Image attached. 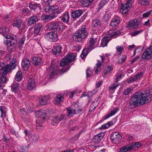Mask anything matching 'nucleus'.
I'll use <instances>...</instances> for the list:
<instances>
[{
	"mask_svg": "<svg viewBox=\"0 0 152 152\" xmlns=\"http://www.w3.org/2000/svg\"><path fill=\"white\" fill-rule=\"evenodd\" d=\"M152 94H150L149 91H146L144 93L140 91L136 93L130 101L129 106L133 108L137 106L138 104H142L149 102Z\"/></svg>",
	"mask_w": 152,
	"mask_h": 152,
	"instance_id": "nucleus-1",
	"label": "nucleus"
},
{
	"mask_svg": "<svg viewBox=\"0 0 152 152\" xmlns=\"http://www.w3.org/2000/svg\"><path fill=\"white\" fill-rule=\"evenodd\" d=\"M88 33L87 31L85 26H81L78 32L73 35V39L75 41L80 42L82 39L86 38L88 35Z\"/></svg>",
	"mask_w": 152,
	"mask_h": 152,
	"instance_id": "nucleus-2",
	"label": "nucleus"
},
{
	"mask_svg": "<svg viewBox=\"0 0 152 152\" xmlns=\"http://www.w3.org/2000/svg\"><path fill=\"white\" fill-rule=\"evenodd\" d=\"M61 23L59 21H53L48 23L47 25L49 31H61Z\"/></svg>",
	"mask_w": 152,
	"mask_h": 152,
	"instance_id": "nucleus-3",
	"label": "nucleus"
},
{
	"mask_svg": "<svg viewBox=\"0 0 152 152\" xmlns=\"http://www.w3.org/2000/svg\"><path fill=\"white\" fill-rule=\"evenodd\" d=\"M75 59V55L74 54L72 53L69 54H67L61 61L60 65L61 66H63L68 65Z\"/></svg>",
	"mask_w": 152,
	"mask_h": 152,
	"instance_id": "nucleus-4",
	"label": "nucleus"
},
{
	"mask_svg": "<svg viewBox=\"0 0 152 152\" xmlns=\"http://www.w3.org/2000/svg\"><path fill=\"white\" fill-rule=\"evenodd\" d=\"M133 3V0H127L126 4L121 5L120 11L123 14L126 15L128 14L131 8L132 4Z\"/></svg>",
	"mask_w": 152,
	"mask_h": 152,
	"instance_id": "nucleus-5",
	"label": "nucleus"
},
{
	"mask_svg": "<svg viewBox=\"0 0 152 152\" xmlns=\"http://www.w3.org/2000/svg\"><path fill=\"white\" fill-rule=\"evenodd\" d=\"M122 136L121 134L117 132L111 134L110 139L113 143L115 144L118 143L121 141Z\"/></svg>",
	"mask_w": 152,
	"mask_h": 152,
	"instance_id": "nucleus-6",
	"label": "nucleus"
},
{
	"mask_svg": "<svg viewBox=\"0 0 152 152\" xmlns=\"http://www.w3.org/2000/svg\"><path fill=\"white\" fill-rule=\"evenodd\" d=\"M0 69L2 74L5 75L13 69L11 68L10 64H7L4 66V64L0 63Z\"/></svg>",
	"mask_w": 152,
	"mask_h": 152,
	"instance_id": "nucleus-7",
	"label": "nucleus"
},
{
	"mask_svg": "<svg viewBox=\"0 0 152 152\" xmlns=\"http://www.w3.org/2000/svg\"><path fill=\"white\" fill-rule=\"evenodd\" d=\"M142 59L148 60L152 58V45L147 48L142 56Z\"/></svg>",
	"mask_w": 152,
	"mask_h": 152,
	"instance_id": "nucleus-8",
	"label": "nucleus"
},
{
	"mask_svg": "<svg viewBox=\"0 0 152 152\" xmlns=\"http://www.w3.org/2000/svg\"><path fill=\"white\" fill-rule=\"evenodd\" d=\"M64 44L62 43L57 44L53 49L52 50L55 56H57L61 53V50Z\"/></svg>",
	"mask_w": 152,
	"mask_h": 152,
	"instance_id": "nucleus-9",
	"label": "nucleus"
},
{
	"mask_svg": "<svg viewBox=\"0 0 152 152\" xmlns=\"http://www.w3.org/2000/svg\"><path fill=\"white\" fill-rule=\"evenodd\" d=\"M57 33H55L54 31H50L47 33L45 35V37L49 38L52 42H54L58 40Z\"/></svg>",
	"mask_w": 152,
	"mask_h": 152,
	"instance_id": "nucleus-10",
	"label": "nucleus"
},
{
	"mask_svg": "<svg viewBox=\"0 0 152 152\" xmlns=\"http://www.w3.org/2000/svg\"><path fill=\"white\" fill-rule=\"evenodd\" d=\"M31 65L29 60L26 58H24L22 60L21 65L23 69L24 70H27Z\"/></svg>",
	"mask_w": 152,
	"mask_h": 152,
	"instance_id": "nucleus-11",
	"label": "nucleus"
},
{
	"mask_svg": "<svg viewBox=\"0 0 152 152\" xmlns=\"http://www.w3.org/2000/svg\"><path fill=\"white\" fill-rule=\"evenodd\" d=\"M49 97L48 96H40L39 97V102L42 105H45L49 102Z\"/></svg>",
	"mask_w": 152,
	"mask_h": 152,
	"instance_id": "nucleus-12",
	"label": "nucleus"
},
{
	"mask_svg": "<svg viewBox=\"0 0 152 152\" xmlns=\"http://www.w3.org/2000/svg\"><path fill=\"white\" fill-rule=\"evenodd\" d=\"M83 13V11L80 9L74 10L72 12V17L74 20H75L78 18Z\"/></svg>",
	"mask_w": 152,
	"mask_h": 152,
	"instance_id": "nucleus-13",
	"label": "nucleus"
},
{
	"mask_svg": "<svg viewBox=\"0 0 152 152\" xmlns=\"http://www.w3.org/2000/svg\"><path fill=\"white\" fill-rule=\"evenodd\" d=\"M36 82L34 79L31 78L28 80L27 88L29 90H32L35 87Z\"/></svg>",
	"mask_w": 152,
	"mask_h": 152,
	"instance_id": "nucleus-14",
	"label": "nucleus"
},
{
	"mask_svg": "<svg viewBox=\"0 0 152 152\" xmlns=\"http://www.w3.org/2000/svg\"><path fill=\"white\" fill-rule=\"evenodd\" d=\"M139 24V21L137 19H135L132 21H130L129 23L127 24V27L130 28L134 29L137 27Z\"/></svg>",
	"mask_w": 152,
	"mask_h": 152,
	"instance_id": "nucleus-15",
	"label": "nucleus"
},
{
	"mask_svg": "<svg viewBox=\"0 0 152 152\" xmlns=\"http://www.w3.org/2000/svg\"><path fill=\"white\" fill-rule=\"evenodd\" d=\"M39 21L38 17L36 15H33L31 16L29 18L27 23L29 26L35 24Z\"/></svg>",
	"mask_w": 152,
	"mask_h": 152,
	"instance_id": "nucleus-16",
	"label": "nucleus"
},
{
	"mask_svg": "<svg viewBox=\"0 0 152 152\" xmlns=\"http://www.w3.org/2000/svg\"><path fill=\"white\" fill-rule=\"evenodd\" d=\"M111 39V38L110 37V34H107L106 36H104L102 40L101 44V46L103 47L106 46L109 42Z\"/></svg>",
	"mask_w": 152,
	"mask_h": 152,
	"instance_id": "nucleus-17",
	"label": "nucleus"
},
{
	"mask_svg": "<svg viewBox=\"0 0 152 152\" xmlns=\"http://www.w3.org/2000/svg\"><path fill=\"white\" fill-rule=\"evenodd\" d=\"M29 7L31 10H33L34 11H36V10H41V5L39 4L30 3Z\"/></svg>",
	"mask_w": 152,
	"mask_h": 152,
	"instance_id": "nucleus-18",
	"label": "nucleus"
},
{
	"mask_svg": "<svg viewBox=\"0 0 152 152\" xmlns=\"http://www.w3.org/2000/svg\"><path fill=\"white\" fill-rule=\"evenodd\" d=\"M36 114L37 117L40 118L43 120H45L47 116V113L46 112L42 110L37 111Z\"/></svg>",
	"mask_w": 152,
	"mask_h": 152,
	"instance_id": "nucleus-19",
	"label": "nucleus"
},
{
	"mask_svg": "<svg viewBox=\"0 0 152 152\" xmlns=\"http://www.w3.org/2000/svg\"><path fill=\"white\" fill-rule=\"evenodd\" d=\"M104 134L102 133H100L94 136L92 140L94 142L96 143L99 142L102 139Z\"/></svg>",
	"mask_w": 152,
	"mask_h": 152,
	"instance_id": "nucleus-20",
	"label": "nucleus"
},
{
	"mask_svg": "<svg viewBox=\"0 0 152 152\" xmlns=\"http://www.w3.org/2000/svg\"><path fill=\"white\" fill-rule=\"evenodd\" d=\"M41 58L39 57L36 56L33 57L32 62L33 64L35 66H38L41 64Z\"/></svg>",
	"mask_w": 152,
	"mask_h": 152,
	"instance_id": "nucleus-21",
	"label": "nucleus"
},
{
	"mask_svg": "<svg viewBox=\"0 0 152 152\" xmlns=\"http://www.w3.org/2000/svg\"><path fill=\"white\" fill-rule=\"evenodd\" d=\"M60 18L64 22L68 24L69 22V16L68 12L64 14Z\"/></svg>",
	"mask_w": 152,
	"mask_h": 152,
	"instance_id": "nucleus-22",
	"label": "nucleus"
},
{
	"mask_svg": "<svg viewBox=\"0 0 152 152\" xmlns=\"http://www.w3.org/2000/svg\"><path fill=\"white\" fill-rule=\"evenodd\" d=\"M66 113L67 115H66L67 117H72L73 115L76 114V112H75V110L74 109H73L71 107H67L66 108Z\"/></svg>",
	"mask_w": 152,
	"mask_h": 152,
	"instance_id": "nucleus-23",
	"label": "nucleus"
},
{
	"mask_svg": "<svg viewBox=\"0 0 152 152\" xmlns=\"http://www.w3.org/2000/svg\"><path fill=\"white\" fill-rule=\"evenodd\" d=\"M92 25L93 27L98 29L101 26V21L98 19L93 20L92 22Z\"/></svg>",
	"mask_w": 152,
	"mask_h": 152,
	"instance_id": "nucleus-24",
	"label": "nucleus"
},
{
	"mask_svg": "<svg viewBox=\"0 0 152 152\" xmlns=\"http://www.w3.org/2000/svg\"><path fill=\"white\" fill-rule=\"evenodd\" d=\"M120 23V19L118 17H116L114 18L111 22L110 25L114 27L118 25Z\"/></svg>",
	"mask_w": 152,
	"mask_h": 152,
	"instance_id": "nucleus-25",
	"label": "nucleus"
},
{
	"mask_svg": "<svg viewBox=\"0 0 152 152\" xmlns=\"http://www.w3.org/2000/svg\"><path fill=\"white\" fill-rule=\"evenodd\" d=\"M23 23V21L20 20H17L13 22L12 25L13 27L20 29Z\"/></svg>",
	"mask_w": 152,
	"mask_h": 152,
	"instance_id": "nucleus-26",
	"label": "nucleus"
},
{
	"mask_svg": "<svg viewBox=\"0 0 152 152\" xmlns=\"http://www.w3.org/2000/svg\"><path fill=\"white\" fill-rule=\"evenodd\" d=\"M94 0H81L80 1L84 7H87L91 4Z\"/></svg>",
	"mask_w": 152,
	"mask_h": 152,
	"instance_id": "nucleus-27",
	"label": "nucleus"
},
{
	"mask_svg": "<svg viewBox=\"0 0 152 152\" xmlns=\"http://www.w3.org/2000/svg\"><path fill=\"white\" fill-rule=\"evenodd\" d=\"M118 108L115 107L114 109L111 110L108 114L105 116V118L104 119H106L110 117L115 115L116 112L118 111Z\"/></svg>",
	"mask_w": 152,
	"mask_h": 152,
	"instance_id": "nucleus-28",
	"label": "nucleus"
},
{
	"mask_svg": "<svg viewBox=\"0 0 152 152\" xmlns=\"http://www.w3.org/2000/svg\"><path fill=\"white\" fill-rule=\"evenodd\" d=\"M102 63L100 61L98 60H97V63L96 64L95 66H94L95 69H96L95 71V73L96 74H97L99 72H100L102 69L101 68V66Z\"/></svg>",
	"mask_w": 152,
	"mask_h": 152,
	"instance_id": "nucleus-29",
	"label": "nucleus"
},
{
	"mask_svg": "<svg viewBox=\"0 0 152 152\" xmlns=\"http://www.w3.org/2000/svg\"><path fill=\"white\" fill-rule=\"evenodd\" d=\"M64 100V97L61 95H57L54 100V102L55 104L60 103Z\"/></svg>",
	"mask_w": 152,
	"mask_h": 152,
	"instance_id": "nucleus-30",
	"label": "nucleus"
},
{
	"mask_svg": "<svg viewBox=\"0 0 152 152\" xmlns=\"http://www.w3.org/2000/svg\"><path fill=\"white\" fill-rule=\"evenodd\" d=\"M43 26V25L41 23H38L34 27V33L36 34H38Z\"/></svg>",
	"mask_w": 152,
	"mask_h": 152,
	"instance_id": "nucleus-31",
	"label": "nucleus"
},
{
	"mask_svg": "<svg viewBox=\"0 0 152 152\" xmlns=\"http://www.w3.org/2000/svg\"><path fill=\"white\" fill-rule=\"evenodd\" d=\"M16 41L15 39L7 40L6 41V44L8 48L11 49V48L14 47Z\"/></svg>",
	"mask_w": 152,
	"mask_h": 152,
	"instance_id": "nucleus-32",
	"label": "nucleus"
},
{
	"mask_svg": "<svg viewBox=\"0 0 152 152\" xmlns=\"http://www.w3.org/2000/svg\"><path fill=\"white\" fill-rule=\"evenodd\" d=\"M0 111L1 113V118H5L7 111V108L4 106H1L0 107Z\"/></svg>",
	"mask_w": 152,
	"mask_h": 152,
	"instance_id": "nucleus-33",
	"label": "nucleus"
},
{
	"mask_svg": "<svg viewBox=\"0 0 152 152\" xmlns=\"http://www.w3.org/2000/svg\"><path fill=\"white\" fill-rule=\"evenodd\" d=\"M141 143L140 142H134L132 144L130 145L132 150H135L136 148H138L141 146Z\"/></svg>",
	"mask_w": 152,
	"mask_h": 152,
	"instance_id": "nucleus-34",
	"label": "nucleus"
},
{
	"mask_svg": "<svg viewBox=\"0 0 152 152\" xmlns=\"http://www.w3.org/2000/svg\"><path fill=\"white\" fill-rule=\"evenodd\" d=\"M132 150L130 145H129L126 146H123L120 148L119 152H128V151Z\"/></svg>",
	"mask_w": 152,
	"mask_h": 152,
	"instance_id": "nucleus-35",
	"label": "nucleus"
},
{
	"mask_svg": "<svg viewBox=\"0 0 152 152\" xmlns=\"http://www.w3.org/2000/svg\"><path fill=\"white\" fill-rule=\"evenodd\" d=\"M110 0H103L101 1L98 4V11H99Z\"/></svg>",
	"mask_w": 152,
	"mask_h": 152,
	"instance_id": "nucleus-36",
	"label": "nucleus"
},
{
	"mask_svg": "<svg viewBox=\"0 0 152 152\" xmlns=\"http://www.w3.org/2000/svg\"><path fill=\"white\" fill-rule=\"evenodd\" d=\"M12 91L15 93L19 89V85L17 83L13 84L11 86Z\"/></svg>",
	"mask_w": 152,
	"mask_h": 152,
	"instance_id": "nucleus-37",
	"label": "nucleus"
},
{
	"mask_svg": "<svg viewBox=\"0 0 152 152\" xmlns=\"http://www.w3.org/2000/svg\"><path fill=\"white\" fill-rule=\"evenodd\" d=\"M58 117L57 116L52 117L51 118L52 123L54 126L56 125L60 122Z\"/></svg>",
	"mask_w": 152,
	"mask_h": 152,
	"instance_id": "nucleus-38",
	"label": "nucleus"
},
{
	"mask_svg": "<svg viewBox=\"0 0 152 152\" xmlns=\"http://www.w3.org/2000/svg\"><path fill=\"white\" fill-rule=\"evenodd\" d=\"M22 72L20 71H18L16 75L15 80L17 81L21 80L22 79Z\"/></svg>",
	"mask_w": 152,
	"mask_h": 152,
	"instance_id": "nucleus-39",
	"label": "nucleus"
},
{
	"mask_svg": "<svg viewBox=\"0 0 152 152\" xmlns=\"http://www.w3.org/2000/svg\"><path fill=\"white\" fill-rule=\"evenodd\" d=\"M16 60L15 58H12L11 61V63L9 64L13 69H15L16 65Z\"/></svg>",
	"mask_w": 152,
	"mask_h": 152,
	"instance_id": "nucleus-40",
	"label": "nucleus"
},
{
	"mask_svg": "<svg viewBox=\"0 0 152 152\" xmlns=\"http://www.w3.org/2000/svg\"><path fill=\"white\" fill-rule=\"evenodd\" d=\"M18 149L20 152H24L27 151V148L26 146H19L18 147Z\"/></svg>",
	"mask_w": 152,
	"mask_h": 152,
	"instance_id": "nucleus-41",
	"label": "nucleus"
},
{
	"mask_svg": "<svg viewBox=\"0 0 152 152\" xmlns=\"http://www.w3.org/2000/svg\"><path fill=\"white\" fill-rule=\"evenodd\" d=\"M26 38L25 37L22 38L19 41V47L20 50H21V48L22 47L23 45L24 44V41L25 40Z\"/></svg>",
	"mask_w": 152,
	"mask_h": 152,
	"instance_id": "nucleus-42",
	"label": "nucleus"
},
{
	"mask_svg": "<svg viewBox=\"0 0 152 152\" xmlns=\"http://www.w3.org/2000/svg\"><path fill=\"white\" fill-rule=\"evenodd\" d=\"M31 136L30 138L32 140H33V141L35 142L38 140L39 138V135H35L34 134H31L30 135Z\"/></svg>",
	"mask_w": 152,
	"mask_h": 152,
	"instance_id": "nucleus-43",
	"label": "nucleus"
},
{
	"mask_svg": "<svg viewBox=\"0 0 152 152\" xmlns=\"http://www.w3.org/2000/svg\"><path fill=\"white\" fill-rule=\"evenodd\" d=\"M7 81V79L5 76L1 77H0V86L1 85V83H5Z\"/></svg>",
	"mask_w": 152,
	"mask_h": 152,
	"instance_id": "nucleus-44",
	"label": "nucleus"
},
{
	"mask_svg": "<svg viewBox=\"0 0 152 152\" xmlns=\"http://www.w3.org/2000/svg\"><path fill=\"white\" fill-rule=\"evenodd\" d=\"M132 88H128L123 91V94L125 95H128L132 91Z\"/></svg>",
	"mask_w": 152,
	"mask_h": 152,
	"instance_id": "nucleus-45",
	"label": "nucleus"
},
{
	"mask_svg": "<svg viewBox=\"0 0 152 152\" xmlns=\"http://www.w3.org/2000/svg\"><path fill=\"white\" fill-rule=\"evenodd\" d=\"M149 0H139L138 3L142 5H146L148 3Z\"/></svg>",
	"mask_w": 152,
	"mask_h": 152,
	"instance_id": "nucleus-46",
	"label": "nucleus"
},
{
	"mask_svg": "<svg viewBox=\"0 0 152 152\" xmlns=\"http://www.w3.org/2000/svg\"><path fill=\"white\" fill-rule=\"evenodd\" d=\"M110 18L111 17L110 15L107 13L104 14L103 18L104 21H106L109 20L110 19Z\"/></svg>",
	"mask_w": 152,
	"mask_h": 152,
	"instance_id": "nucleus-47",
	"label": "nucleus"
},
{
	"mask_svg": "<svg viewBox=\"0 0 152 152\" xmlns=\"http://www.w3.org/2000/svg\"><path fill=\"white\" fill-rule=\"evenodd\" d=\"M93 74L92 71L91 70L90 68L87 69L86 71V77H90Z\"/></svg>",
	"mask_w": 152,
	"mask_h": 152,
	"instance_id": "nucleus-48",
	"label": "nucleus"
},
{
	"mask_svg": "<svg viewBox=\"0 0 152 152\" xmlns=\"http://www.w3.org/2000/svg\"><path fill=\"white\" fill-rule=\"evenodd\" d=\"M119 84L118 83H115V82L111 86H110L109 88V89L111 90H115L116 88L117 87Z\"/></svg>",
	"mask_w": 152,
	"mask_h": 152,
	"instance_id": "nucleus-49",
	"label": "nucleus"
},
{
	"mask_svg": "<svg viewBox=\"0 0 152 152\" xmlns=\"http://www.w3.org/2000/svg\"><path fill=\"white\" fill-rule=\"evenodd\" d=\"M143 75V73L142 72H141L140 73H138L134 77L136 81L139 79Z\"/></svg>",
	"mask_w": 152,
	"mask_h": 152,
	"instance_id": "nucleus-50",
	"label": "nucleus"
},
{
	"mask_svg": "<svg viewBox=\"0 0 152 152\" xmlns=\"http://www.w3.org/2000/svg\"><path fill=\"white\" fill-rule=\"evenodd\" d=\"M143 31L142 30H141L134 31L133 32L131 33V35L132 36H135L140 34L141 32Z\"/></svg>",
	"mask_w": 152,
	"mask_h": 152,
	"instance_id": "nucleus-51",
	"label": "nucleus"
},
{
	"mask_svg": "<svg viewBox=\"0 0 152 152\" xmlns=\"http://www.w3.org/2000/svg\"><path fill=\"white\" fill-rule=\"evenodd\" d=\"M116 49L117 52V53H119V54H121V52L124 50V48L122 46H117L116 47Z\"/></svg>",
	"mask_w": 152,
	"mask_h": 152,
	"instance_id": "nucleus-52",
	"label": "nucleus"
},
{
	"mask_svg": "<svg viewBox=\"0 0 152 152\" xmlns=\"http://www.w3.org/2000/svg\"><path fill=\"white\" fill-rule=\"evenodd\" d=\"M62 11V10L61 8H59L57 6L56 7V8L55 10L53 12L54 14H58L60 13Z\"/></svg>",
	"mask_w": 152,
	"mask_h": 152,
	"instance_id": "nucleus-53",
	"label": "nucleus"
},
{
	"mask_svg": "<svg viewBox=\"0 0 152 152\" xmlns=\"http://www.w3.org/2000/svg\"><path fill=\"white\" fill-rule=\"evenodd\" d=\"M120 31H115V32H114L112 34H110V38L111 39L112 38H113V37L117 35L118 34H120Z\"/></svg>",
	"mask_w": 152,
	"mask_h": 152,
	"instance_id": "nucleus-54",
	"label": "nucleus"
},
{
	"mask_svg": "<svg viewBox=\"0 0 152 152\" xmlns=\"http://www.w3.org/2000/svg\"><path fill=\"white\" fill-rule=\"evenodd\" d=\"M69 69V67L67 66L66 68L64 67L62 69L60 72V73L61 74H62L68 70Z\"/></svg>",
	"mask_w": 152,
	"mask_h": 152,
	"instance_id": "nucleus-55",
	"label": "nucleus"
},
{
	"mask_svg": "<svg viewBox=\"0 0 152 152\" xmlns=\"http://www.w3.org/2000/svg\"><path fill=\"white\" fill-rule=\"evenodd\" d=\"M66 115L64 114H61V115L58 116V119L60 120V121L66 119Z\"/></svg>",
	"mask_w": 152,
	"mask_h": 152,
	"instance_id": "nucleus-56",
	"label": "nucleus"
},
{
	"mask_svg": "<svg viewBox=\"0 0 152 152\" xmlns=\"http://www.w3.org/2000/svg\"><path fill=\"white\" fill-rule=\"evenodd\" d=\"M41 19L43 20L47 21H49L48 15H42L41 16Z\"/></svg>",
	"mask_w": 152,
	"mask_h": 152,
	"instance_id": "nucleus-57",
	"label": "nucleus"
},
{
	"mask_svg": "<svg viewBox=\"0 0 152 152\" xmlns=\"http://www.w3.org/2000/svg\"><path fill=\"white\" fill-rule=\"evenodd\" d=\"M87 53V51L86 50L84 49L83 51L82 52L80 56V57L82 58L83 59L85 56L86 55Z\"/></svg>",
	"mask_w": 152,
	"mask_h": 152,
	"instance_id": "nucleus-58",
	"label": "nucleus"
},
{
	"mask_svg": "<svg viewBox=\"0 0 152 152\" xmlns=\"http://www.w3.org/2000/svg\"><path fill=\"white\" fill-rule=\"evenodd\" d=\"M136 81L134 77H132L127 79V83H131L133 81Z\"/></svg>",
	"mask_w": 152,
	"mask_h": 152,
	"instance_id": "nucleus-59",
	"label": "nucleus"
},
{
	"mask_svg": "<svg viewBox=\"0 0 152 152\" xmlns=\"http://www.w3.org/2000/svg\"><path fill=\"white\" fill-rule=\"evenodd\" d=\"M126 58V56L125 55H123L121 59H120L119 60V63H122L124 62Z\"/></svg>",
	"mask_w": 152,
	"mask_h": 152,
	"instance_id": "nucleus-60",
	"label": "nucleus"
},
{
	"mask_svg": "<svg viewBox=\"0 0 152 152\" xmlns=\"http://www.w3.org/2000/svg\"><path fill=\"white\" fill-rule=\"evenodd\" d=\"M36 129L37 131L38 132H41L43 129V125H40V126H36Z\"/></svg>",
	"mask_w": 152,
	"mask_h": 152,
	"instance_id": "nucleus-61",
	"label": "nucleus"
},
{
	"mask_svg": "<svg viewBox=\"0 0 152 152\" xmlns=\"http://www.w3.org/2000/svg\"><path fill=\"white\" fill-rule=\"evenodd\" d=\"M2 29L3 33H7L9 31V28L5 26L3 27Z\"/></svg>",
	"mask_w": 152,
	"mask_h": 152,
	"instance_id": "nucleus-62",
	"label": "nucleus"
},
{
	"mask_svg": "<svg viewBox=\"0 0 152 152\" xmlns=\"http://www.w3.org/2000/svg\"><path fill=\"white\" fill-rule=\"evenodd\" d=\"M96 42L95 39L93 38H91L90 40V44L91 47L94 45Z\"/></svg>",
	"mask_w": 152,
	"mask_h": 152,
	"instance_id": "nucleus-63",
	"label": "nucleus"
},
{
	"mask_svg": "<svg viewBox=\"0 0 152 152\" xmlns=\"http://www.w3.org/2000/svg\"><path fill=\"white\" fill-rule=\"evenodd\" d=\"M56 73V71L53 70L50 73V77L51 78H53L55 75Z\"/></svg>",
	"mask_w": 152,
	"mask_h": 152,
	"instance_id": "nucleus-64",
	"label": "nucleus"
}]
</instances>
